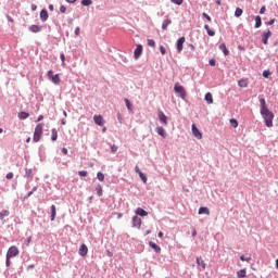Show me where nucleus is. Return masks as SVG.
<instances>
[{"instance_id": "nucleus-1", "label": "nucleus", "mask_w": 278, "mask_h": 278, "mask_svg": "<svg viewBox=\"0 0 278 278\" xmlns=\"http://www.w3.org/2000/svg\"><path fill=\"white\" fill-rule=\"evenodd\" d=\"M261 115L264 119L266 127H273V121H275V113L267 109L265 111H261Z\"/></svg>"}, {"instance_id": "nucleus-2", "label": "nucleus", "mask_w": 278, "mask_h": 278, "mask_svg": "<svg viewBox=\"0 0 278 278\" xmlns=\"http://www.w3.org/2000/svg\"><path fill=\"white\" fill-rule=\"evenodd\" d=\"M43 130H45V124L42 123L38 124L35 127L33 142H40V138H42Z\"/></svg>"}, {"instance_id": "nucleus-3", "label": "nucleus", "mask_w": 278, "mask_h": 278, "mask_svg": "<svg viewBox=\"0 0 278 278\" xmlns=\"http://www.w3.org/2000/svg\"><path fill=\"white\" fill-rule=\"evenodd\" d=\"M174 91L176 92V94H178L182 99H186L187 93H186V88H184V86H180L178 83L175 84Z\"/></svg>"}, {"instance_id": "nucleus-4", "label": "nucleus", "mask_w": 278, "mask_h": 278, "mask_svg": "<svg viewBox=\"0 0 278 278\" xmlns=\"http://www.w3.org/2000/svg\"><path fill=\"white\" fill-rule=\"evenodd\" d=\"M191 130L192 135L194 136V138H197V140H201L203 138V134H201V130L197 128V125L192 124Z\"/></svg>"}, {"instance_id": "nucleus-5", "label": "nucleus", "mask_w": 278, "mask_h": 278, "mask_svg": "<svg viewBox=\"0 0 278 278\" xmlns=\"http://www.w3.org/2000/svg\"><path fill=\"white\" fill-rule=\"evenodd\" d=\"M16 255H18V248H16L15 245L9 248L7 252V257H16Z\"/></svg>"}, {"instance_id": "nucleus-6", "label": "nucleus", "mask_w": 278, "mask_h": 278, "mask_svg": "<svg viewBox=\"0 0 278 278\" xmlns=\"http://www.w3.org/2000/svg\"><path fill=\"white\" fill-rule=\"evenodd\" d=\"M93 121L99 127H103V125H105V119H103V116L101 115H94Z\"/></svg>"}, {"instance_id": "nucleus-7", "label": "nucleus", "mask_w": 278, "mask_h": 278, "mask_svg": "<svg viewBox=\"0 0 278 278\" xmlns=\"http://www.w3.org/2000/svg\"><path fill=\"white\" fill-rule=\"evenodd\" d=\"M142 51H143L142 45H137V48L135 49V52H134L135 60L140 59V55H142Z\"/></svg>"}, {"instance_id": "nucleus-8", "label": "nucleus", "mask_w": 278, "mask_h": 278, "mask_svg": "<svg viewBox=\"0 0 278 278\" xmlns=\"http://www.w3.org/2000/svg\"><path fill=\"white\" fill-rule=\"evenodd\" d=\"M78 253L81 257H86V255H88V245H86V243H83L78 250Z\"/></svg>"}, {"instance_id": "nucleus-9", "label": "nucleus", "mask_w": 278, "mask_h": 278, "mask_svg": "<svg viewBox=\"0 0 278 278\" xmlns=\"http://www.w3.org/2000/svg\"><path fill=\"white\" fill-rule=\"evenodd\" d=\"M186 42V37H180L177 40V51L178 53H181V51H184V43Z\"/></svg>"}, {"instance_id": "nucleus-10", "label": "nucleus", "mask_w": 278, "mask_h": 278, "mask_svg": "<svg viewBox=\"0 0 278 278\" xmlns=\"http://www.w3.org/2000/svg\"><path fill=\"white\" fill-rule=\"evenodd\" d=\"M142 225V219H140V217L135 216L132 217V227H137V229H140Z\"/></svg>"}, {"instance_id": "nucleus-11", "label": "nucleus", "mask_w": 278, "mask_h": 278, "mask_svg": "<svg viewBox=\"0 0 278 278\" xmlns=\"http://www.w3.org/2000/svg\"><path fill=\"white\" fill-rule=\"evenodd\" d=\"M270 36H273V33L270 30H267L266 33L263 34V37H262L263 45H268V38H270Z\"/></svg>"}, {"instance_id": "nucleus-12", "label": "nucleus", "mask_w": 278, "mask_h": 278, "mask_svg": "<svg viewBox=\"0 0 278 278\" xmlns=\"http://www.w3.org/2000/svg\"><path fill=\"white\" fill-rule=\"evenodd\" d=\"M29 31H31V34H39V31H42V26L39 25H31L29 26Z\"/></svg>"}, {"instance_id": "nucleus-13", "label": "nucleus", "mask_w": 278, "mask_h": 278, "mask_svg": "<svg viewBox=\"0 0 278 278\" xmlns=\"http://www.w3.org/2000/svg\"><path fill=\"white\" fill-rule=\"evenodd\" d=\"M159 118H160L162 124L168 125V117L166 116V114H164V112L161 111L159 113Z\"/></svg>"}, {"instance_id": "nucleus-14", "label": "nucleus", "mask_w": 278, "mask_h": 278, "mask_svg": "<svg viewBox=\"0 0 278 278\" xmlns=\"http://www.w3.org/2000/svg\"><path fill=\"white\" fill-rule=\"evenodd\" d=\"M149 247H151V249H153V251H155V253H161L162 252V248H160V245H157L155 242L150 241L149 242Z\"/></svg>"}, {"instance_id": "nucleus-15", "label": "nucleus", "mask_w": 278, "mask_h": 278, "mask_svg": "<svg viewBox=\"0 0 278 278\" xmlns=\"http://www.w3.org/2000/svg\"><path fill=\"white\" fill-rule=\"evenodd\" d=\"M50 80H51L52 84H54L55 86H60V83L62 81V80L60 79V74H55V75L53 76V78H50Z\"/></svg>"}, {"instance_id": "nucleus-16", "label": "nucleus", "mask_w": 278, "mask_h": 278, "mask_svg": "<svg viewBox=\"0 0 278 278\" xmlns=\"http://www.w3.org/2000/svg\"><path fill=\"white\" fill-rule=\"evenodd\" d=\"M40 18L43 23L47 22V20L49 18V13L47 12V10H41Z\"/></svg>"}, {"instance_id": "nucleus-17", "label": "nucleus", "mask_w": 278, "mask_h": 278, "mask_svg": "<svg viewBox=\"0 0 278 278\" xmlns=\"http://www.w3.org/2000/svg\"><path fill=\"white\" fill-rule=\"evenodd\" d=\"M136 214H137L138 216H149V213H148L147 211H144V208H142V207H138V208L136 210Z\"/></svg>"}, {"instance_id": "nucleus-18", "label": "nucleus", "mask_w": 278, "mask_h": 278, "mask_svg": "<svg viewBox=\"0 0 278 278\" xmlns=\"http://www.w3.org/2000/svg\"><path fill=\"white\" fill-rule=\"evenodd\" d=\"M261 103V112H265V110H268V105L266 104V99L262 98L260 99Z\"/></svg>"}, {"instance_id": "nucleus-19", "label": "nucleus", "mask_w": 278, "mask_h": 278, "mask_svg": "<svg viewBox=\"0 0 278 278\" xmlns=\"http://www.w3.org/2000/svg\"><path fill=\"white\" fill-rule=\"evenodd\" d=\"M156 134H159V136H162V138H166V130L162 126L156 127Z\"/></svg>"}, {"instance_id": "nucleus-20", "label": "nucleus", "mask_w": 278, "mask_h": 278, "mask_svg": "<svg viewBox=\"0 0 278 278\" xmlns=\"http://www.w3.org/2000/svg\"><path fill=\"white\" fill-rule=\"evenodd\" d=\"M197 264H198V266H201V267H202V270H205L206 264H205V261H203L202 257H198V258H197Z\"/></svg>"}, {"instance_id": "nucleus-21", "label": "nucleus", "mask_w": 278, "mask_h": 278, "mask_svg": "<svg viewBox=\"0 0 278 278\" xmlns=\"http://www.w3.org/2000/svg\"><path fill=\"white\" fill-rule=\"evenodd\" d=\"M205 101H206V103L208 104V105H212V103H214V98L212 97V94L210 93V92H207L206 94H205Z\"/></svg>"}, {"instance_id": "nucleus-22", "label": "nucleus", "mask_w": 278, "mask_h": 278, "mask_svg": "<svg viewBox=\"0 0 278 278\" xmlns=\"http://www.w3.org/2000/svg\"><path fill=\"white\" fill-rule=\"evenodd\" d=\"M58 215V208H55V205H51V220H55V216Z\"/></svg>"}, {"instance_id": "nucleus-23", "label": "nucleus", "mask_w": 278, "mask_h": 278, "mask_svg": "<svg viewBox=\"0 0 278 278\" xmlns=\"http://www.w3.org/2000/svg\"><path fill=\"white\" fill-rule=\"evenodd\" d=\"M199 214H206V216H210V208H207L206 206H201L199 208Z\"/></svg>"}, {"instance_id": "nucleus-24", "label": "nucleus", "mask_w": 278, "mask_h": 278, "mask_svg": "<svg viewBox=\"0 0 278 278\" xmlns=\"http://www.w3.org/2000/svg\"><path fill=\"white\" fill-rule=\"evenodd\" d=\"M5 216H10V211L3 210L0 213V220H2V223H5V220H4Z\"/></svg>"}, {"instance_id": "nucleus-25", "label": "nucleus", "mask_w": 278, "mask_h": 278, "mask_svg": "<svg viewBox=\"0 0 278 278\" xmlns=\"http://www.w3.org/2000/svg\"><path fill=\"white\" fill-rule=\"evenodd\" d=\"M96 191L98 197H103V187L100 184L96 186Z\"/></svg>"}, {"instance_id": "nucleus-26", "label": "nucleus", "mask_w": 278, "mask_h": 278, "mask_svg": "<svg viewBox=\"0 0 278 278\" xmlns=\"http://www.w3.org/2000/svg\"><path fill=\"white\" fill-rule=\"evenodd\" d=\"M237 277L244 278L247 277V268L240 269L237 271Z\"/></svg>"}, {"instance_id": "nucleus-27", "label": "nucleus", "mask_w": 278, "mask_h": 278, "mask_svg": "<svg viewBox=\"0 0 278 278\" xmlns=\"http://www.w3.org/2000/svg\"><path fill=\"white\" fill-rule=\"evenodd\" d=\"M220 51H223L224 55H229V49H227V46L225 43H222L219 46Z\"/></svg>"}, {"instance_id": "nucleus-28", "label": "nucleus", "mask_w": 278, "mask_h": 278, "mask_svg": "<svg viewBox=\"0 0 278 278\" xmlns=\"http://www.w3.org/2000/svg\"><path fill=\"white\" fill-rule=\"evenodd\" d=\"M238 86L239 88H247V86H249V83L247 81V79H241L238 81Z\"/></svg>"}, {"instance_id": "nucleus-29", "label": "nucleus", "mask_w": 278, "mask_h": 278, "mask_svg": "<svg viewBox=\"0 0 278 278\" xmlns=\"http://www.w3.org/2000/svg\"><path fill=\"white\" fill-rule=\"evenodd\" d=\"M260 27H262V17L260 15H257L255 17V28L257 29Z\"/></svg>"}, {"instance_id": "nucleus-30", "label": "nucleus", "mask_w": 278, "mask_h": 278, "mask_svg": "<svg viewBox=\"0 0 278 278\" xmlns=\"http://www.w3.org/2000/svg\"><path fill=\"white\" fill-rule=\"evenodd\" d=\"M204 29L207 31L208 36H216V33L210 29V25L205 24Z\"/></svg>"}, {"instance_id": "nucleus-31", "label": "nucleus", "mask_w": 278, "mask_h": 278, "mask_svg": "<svg viewBox=\"0 0 278 278\" xmlns=\"http://www.w3.org/2000/svg\"><path fill=\"white\" fill-rule=\"evenodd\" d=\"M52 135H51V140L55 142L58 140V130L55 128H52Z\"/></svg>"}, {"instance_id": "nucleus-32", "label": "nucleus", "mask_w": 278, "mask_h": 278, "mask_svg": "<svg viewBox=\"0 0 278 278\" xmlns=\"http://www.w3.org/2000/svg\"><path fill=\"white\" fill-rule=\"evenodd\" d=\"M173 21L170 20H165L162 24V29H168V25H170Z\"/></svg>"}, {"instance_id": "nucleus-33", "label": "nucleus", "mask_w": 278, "mask_h": 278, "mask_svg": "<svg viewBox=\"0 0 278 278\" xmlns=\"http://www.w3.org/2000/svg\"><path fill=\"white\" fill-rule=\"evenodd\" d=\"M18 118H21L22 121H25V118H29V113L27 112H21L18 114Z\"/></svg>"}, {"instance_id": "nucleus-34", "label": "nucleus", "mask_w": 278, "mask_h": 278, "mask_svg": "<svg viewBox=\"0 0 278 278\" xmlns=\"http://www.w3.org/2000/svg\"><path fill=\"white\" fill-rule=\"evenodd\" d=\"M97 179H98L99 181H104V180H105V175H103V173L99 172V173L97 174Z\"/></svg>"}, {"instance_id": "nucleus-35", "label": "nucleus", "mask_w": 278, "mask_h": 278, "mask_svg": "<svg viewBox=\"0 0 278 278\" xmlns=\"http://www.w3.org/2000/svg\"><path fill=\"white\" fill-rule=\"evenodd\" d=\"M230 125H231V127H233V129H237V127H238V122H237V119L231 118V119H230Z\"/></svg>"}, {"instance_id": "nucleus-36", "label": "nucleus", "mask_w": 278, "mask_h": 278, "mask_svg": "<svg viewBox=\"0 0 278 278\" xmlns=\"http://www.w3.org/2000/svg\"><path fill=\"white\" fill-rule=\"evenodd\" d=\"M139 177L140 179L143 181V184H147L148 179H147V175H144L142 172L139 173Z\"/></svg>"}, {"instance_id": "nucleus-37", "label": "nucleus", "mask_w": 278, "mask_h": 278, "mask_svg": "<svg viewBox=\"0 0 278 278\" xmlns=\"http://www.w3.org/2000/svg\"><path fill=\"white\" fill-rule=\"evenodd\" d=\"M81 5H85V7L92 5V0H83Z\"/></svg>"}, {"instance_id": "nucleus-38", "label": "nucleus", "mask_w": 278, "mask_h": 278, "mask_svg": "<svg viewBox=\"0 0 278 278\" xmlns=\"http://www.w3.org/2000/svg\"><path fill=\"white\" fill-rule=\"evenodd\" d=\"M148 47H152L153 49H155V40L148 39Z\"/></svg>"}, {"instance_id": "nucleus-39", "label": "nucleus", "mask_w": 278, "mask_h": 278, "mask_svg": "<svg viewBox=\"0 0 278 278\" xmlns=\"http://www.w3.org/2000/svg\"><path fill=\"white\" fill-rule=\"evenodd\" d=\"M124 101L126 103L127 110H129V112H131V102L129 101V99H125Z\"/></svg>"}, {"instance_id": "nucleus-40", "label": "nucleus", "mask_w": 278, "mask_h": 278, "mask_svg": "<svg viewBox=\"0 0 278 278\" xmlns=\"http://www.w3.org/2000/svg\"><path fill=\"white\" fill-rule=\"evenodd\" d=\"M242 12H243L242 9L237 8L236 11H235V16L240 17V15L242 14Z\"/></svg>"}, {"instance_id": "nucleus-41", "label": "nucleus", "mask_w": 278, "mask_h": 278, "mask_svg": "<svg viewBox=\"0 0 278 278\" xmlns=\"http://www.w3.org/2000/svg\"><path fill=\"white\" fill-rule=\"evenodd\" d=\"M263 77H265V79H268V77H270V71L265 70V71L263 72Z\"/></svg>"}, {"instance_id": "nucleus-42", "label": "nucleus", "mask_w": 278, "mask_h": 278, "mask_svg": "<svg viewBox=\"0 0 278 278\" xmlns=\"http://www.w3.org/2000/svg\"><path fill=\"white\" fill-rule=\"evenodd\" d=\"M48 79H52L55 75H53V70L48 71L47 73Z\"/></svg>"}, {"instance_id": "nucleus-43", "label": "nucleus", "mask_w": 278, "mask_h": 278, "mask_svg": "<svg viewBox=\"0 0 278 278\" xmlns=\"http://www.w3.org/2000/svg\"><path fill=\"white\" fill-rule=\"evenodd\" d=\"M172 3H175V5H181L184 3V0H170Z\"/></svg>"}, {"instance_id": "nucleus-44", "label": "nucleus", "mask_w": 278, "mask_h": 278, "mask_svg": "<svg viewBox=\"0 0 278 278\" xmlns=\"http://www.w3.org/2000/svg\"><path fill=\"white\" fill-rule=\"evenodd\" d=\"M202 16H203V18H206V21H208V23H212V17L210 15H207V13H203Z\"/></svg>"}, {"instance_id": "nucleus-45", "label": "nucleus", "mask_w": 278, "mask_h": 278, "mask_svg": "<svg viewBox=\"0 0 278 278\" xmlns=\"http://www.w3.org/2000/svg\"><path fill=\"white\" fill-rule=\"evenodd\" d=\"M78 174L80 177H88V172H86V170H80V172H78Z\"/></svg>"}, {"instance_id": "nucleus-46", "label": "nucleus", "mask_w": 278, "mask_h": 278, "mask_svg": "<svg viewBox=\"0 0 278 278\" xmlns=\"http://www.w3.org/2000/svg\"><path fill=\"white\" fill-rule=\"evenodd\" d=\"M241 262H251V257H244V255L240 256Z\"/></svg>"}, {"instance_id": "nucleus-47", "label": "nucleus", "mask_w": 278, "mask_h": 278, "mask_svg": "<svg viewBox=\"0 0 278 278\" xmlns=\"http://www.w3.org/2000/svg\"><path fill=\"white\" fill-rule=\"evenodd\" d=\"M160 51L163 55H166V48L164 46H160Z\"/></svg>"}, {"instance_id": "nucleus-48", "label": "nucleus", "mask_w": 278, "mask_h": 278, "mask_svg": "<svg viewBox=\"0 0 278 278\" xmlns=\"http://www.w3.org/2000/svg\"><path fill=\"white\" fill-rule=\"evenodd\" d=\"M60 13L61 14H66V8L64 5L60 7Z\"/></svg>"}, {"instance_id": "nucleus-49", "label": "nucleus", "mask_w": 278, "mask_h": 278, "mask_svg": "<svg viewBox=\"0 0 278 278\" xmlns=\"http://www.w3.org/2000/svg\"><path fill=\"white\" fill-rule=\"evenodd\" d=\"M111 151H112V153H116L118 151V147L111 146Z\"/></svg>"}, {"instance_id": "nucleus-50", "label": "nucleus", "mask_w": 278, "mask_h": 278, "mask_svg": "<svg viewBox=\"0 0 278 278\" xmlns=\"http://www.w3.org/2000/svg\"><path fill=\"white\" fill-rule=\"evenodd\" d=\"M208 64H210L211 66H216V60L211 59V60L208 61Z\"/></svg>"}, {"instance_id": "nucleus-51", "label": "nucleus", "mask_w": 278, "mask_h": 278, "mask_svg": "<svg viewBox=\"0 0 278 278\" xmlns=\"http://www.w3.org/2000/svg\"><path fill=\"white\" fill-rule=\"evenodd\" d=\"M7 179H14V174L13 173H8L7 174Z\"/></svg>"}, {"instance_id": "nucleus-52", "label": "nucleus", "mask_w": 278, "mask_h": 278, "mask_svg": "<svg viewBox=\"0 0 278 278\" xmlns=\"http://www.w3.org/2000/svg\"><path fill=\"white\" fill-rule=\"evenodd\" d=\"M135 173H137L138 175L142 173V170H140V167H138V165L135 166Z\"/></svg>"}, {"instance_id": "nucleus-53", "label": "nucleus", "mask_w": 278, "mask_h": 278, "mask_svg": "<svg viewBox=\"0 0 278 278\" xmlns=\"http://www.w3.org/2000/svg\"><path fill=\"white\" fill-rule=\"evenodd\" d=\"M62 153H63L64 155H68V149L63 148V149H62Z\"/></svg>"}, {"instance_id": "nucleus-54", "label": "nucleus", "mask_w": 278, "mask_h": 278, "mask_svg": "<svg viewBox=\"0 0 278 278\" xmlns=\"http://www.w3.org/2000/svg\"><path fill=\"white\" fill-rule=\"evenodd\" d=\"M108 257H113L114 253H112L110 250L106 251Z\"/></svg>"}, {"instance_id": "nucleus-55", "label": "nucleus", "mask_w": 278, "mask_h": 278, "mask_svg": "<svg viewBox=\"0 0 278 278\" xmlns=\"http://www.w3.org/2000/svg\"><path fill=\"white\" fill-rule=\"evenodd\" d=\"M30 9H31L33 12H36V10L38 9V7H37L36 4H31Z\"/></svg>"}, {"instance_id": "nucleus-56", "label": "nucleus", "mask_w": 278, "mask_h": 278, "mask_svg": "<svg viewBox=\"0 0 278 278\" xmlns=\"http://www.w3.org/2000/svg\"><path fill=\"white\" fill-rule=\"evenodd\" d=\"M264 12H266V7H262L260 10V14H264Z\"/></svg>"}, {"instance_id": "nucleus-57", "label": "nucleus", "mask_w": 278, "mask_h": 278, "mask_svg": "<svg viewBox=\"0 0 278 278\" xmlns=\"http://www.w3.org/2000/svg\"><path fill=\"white\" fill-rule=\"evenodd\" d=\"M11 258H12V257H8V256H7V261H5L7 266H10V264H11L10 260H11Z\"/></svg>"}, {"instance_id": "nucleus-58", "label": "nucleus", "mask_w": 278, "mask_h": 278, "mask_svg": "<svg viewBox=\"0 0 278 278\" xmlns=\"http://www.w3.org/2000/svg\"><path fill=\"white\" fill-rule=\"evenodd\" d=\"M79 31H80V29H79V27H77V28L75 29V35H76V36H79Z\"/></svg>"}, {"instance_id": "nucleus-59", "label": "nucleus", "mask_w": 278, "mask_h": 278, "mask_svg": "<svg viewBox=\"0 0 278 278\" xmlns=\"http://www.w3.org/2000/svg\"><path fill=\"white\" fill-rule=\"evenodd\" d=\"M48 9L50 10V12H53V4H49Z\"/></svg>"}, {"instance_id": "nucleus-60", "label": "nucleus", "mask_w": 278, "mask_h": 278, "mask_svg": "<svg viewBox=\"0 0 278 278\" xmlns=\"http://www.w3.org/2000/svg\"><path fill=\"white\" fill-rule=\"evenodd\" d=\"M8 21H9V23H14V18H12L10 16H8Z\"/></svg>"}, {"instance_id": "nucleus-61", "label": "nucleus", "mask_w": 278, "mask_h": 278, "mask_svg": "<svg viewBox=\"0 0 278 278\" xmlns=\"http://www.w3.org/2000/svg\"><path fill=\"white\" fill-rule=\"evenodd\" d=\"M268 25H275V20H270V21L268 22Z\"/></svg>"}, {"instance_id": "nucleus-62", "label": "nucleus", "mask_w": 278, "mask_h": 278, "mask_svg": "<svg viewBox=\"0 0 278 278\" xmlns=\"http://www.w3.org/2000/svg\"><path fill=\"white\" fill-rule=\"evenodd\" d=\"M159 238H164V232L160 231L159 232Z\"/></svg>"}, {"instance_id": "nucleus-63", "label": "nucleus", "mask_w": 278, "mask_h": 278, "mask_svg": "<svg viewBox=\"0 0 278 278\" xmlns=\"http://www.w3.org/2000/svg\"><path fill=\"white\" fill-rule=\"evenodd\" d=\"M189 47H190V49H191V51H194V45H189Z\"/></svg>"}, {"instance_id": "nucleus-64", "label": "nucleus", "mask_w": 278, "mask_h": 278, "mask_svg": "<svg viewBox=\"0 0 278 278\" xmlns=\"http://www.w3.org/2000/svg\"><path fill=\"white\" fill-rule=\"evenodd\" d=\"M192 236H193V237L197 236V229H193V230H192Z\"/></svg>"}]
</instances>
